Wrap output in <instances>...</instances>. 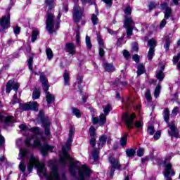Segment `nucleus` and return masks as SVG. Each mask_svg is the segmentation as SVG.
Returning a JSON list of instances; mask_svg holds the SVG:
<instances>
[{
    "mask_svg": "<svg viewBox=\"0 0 180 180\" xmlns=\"http://www.w3.org/2000/svg\"><path fill=\"white\" fill-rule=\"evenodd\" d=\"M77 165L78 161L71 162L70 163L69 172L70 175L73 178H75L77 176V171H78L79 180L89 179L91 178V174H92V170L86 165H83L81 167Z\"/></svg>",
    "mask_w": 180,
    "mask_h": 180,
    "instance_id": "f257e3e1",
    "label": "nucleus"
},
{
    "mask_svg": "<svg viewBox=\"0 0 180 180\" xmlns=\"http://www.w3.org/2000/svg\"><path fill=\"white\" fill-rule=\"evenodd\" d=\"M32 138H27L24 141V144L25 147H27V148H39L41 155L43 157H47V155L49 154V151L50 153H53V150L54 148V146H50L49 144V142L45 141L43 143H41V141L39 139L34 140V143L32 144Z\"/></svg>",
    "mask_w": 180,
    "mask_h": 180,
    "instance_id": "f03ea898",
    "label": "nucleus"
},
{
    "mask_svg": "<svg viewBox=\"0 0 180 180\" xmlns=\"http://www.w3.org/2000/svg\"><path fill=\"white\" fill-rule=\"evenodd\" d=\"M45 5L48 6L45 18L46 19V29L49 33H54V8H56V0H45Z\"/></svg>",
    "mask_w": 180,
    "mask_h": 180,
    "instance_id": "7ed1b4c3",
    "label": "nucleus"
},
{
    "mask_svg": "<svg viewBox=\"0 0 180 180\" xmlns=\"http://www.w3.org/2000/svg\"><path fill=\"white\" fill-rule=\"evenodd\" d=\"M122 119L124 120L129 131H131L134 129V126L136 129H141L143 127V124L140 121H136L134 124V120L136 119V113L134 112L131 114H129L127 112H124L122 115Z\"/></svg>",
    "mask_w": 180,
    "mask_h": 180,
    "instance_id": "20e7f679",
    "label": "nucleus"
},
{
    "mask_svg": "<svg viewBox=\"0 0 180 180\" xmlns=\"http://www.w3.org/2000/svg\"><path fill=\"white\" fill-rule=\"evenodd\" d=\"M72 141L69 139L67 140L65 145L62 146V157L59 158L60 162L62 164V167H65V165L68 164V161L70 164L74 162V158L71 157V155L68 153V151L71 150L72 146Z\"/></svg>",
    "mask_w": 180,
    "mask_h": 180,
    "instance_id": "39448f33",
    "label": "nucleus"
},
{
    "mask_svg": "<svg viewBox=\"0 0 180 180\" xmlns=\"http://www.w3.org/2000/svg\"><path fill=\"white\" fill-rule=\"evenodd\" d=\"M72 13L74 23L78 25V23L81 22V25L82 26L85 25V20H82L83 18H85V10L84 8H81V6H79L78 4H75Z\"/></svg>",
    "mask_w": 180,
    "mask_h": 180,
    "instance_id": "423d86ee",
    "label": "nucleus"
},
{
    "mask_svg": "<svg viewBox=\"0 0 180 180\" xmlns=\"http://www.w3.org/2000/svg\"><path fill=\"white\" fill-rule=\"evenodd\" d=\"M164 120L167 123V127L170 129L168 131L169 136L171 137H175V139H179V131L175 126V124H169V109L165 108L164 110Z\"/></svg>",
    "mask_w": 180,
    "mask_h": 180,
    "instance_id": "0eeeda50",
    "label": "nucleus"
},
{
    "mask_svg": "<svg viewBox=\"0 0 180 180\" xmlns=\"http://www.w3.org/2000/svg\"><path fill=\"white\" fill-rule=\"evenodd\" d=\"M108 141V135L103 134L100 136L98 139V141L97 143L98 148H94L92 157L94 162H96L99 160V153H101V149L103 148V146L106 144V141Z\"/></svg>",
    "mask_w": 180,
    "mask_h": 180,
    "instance_id": "6e6552de",
    "label": "nucleus"
},
{
    "mask_svg": "<svg viewBox=\"0 0 180 180\" xmlns=\"http://www.w3.org/2000/svg\"><path fill=\"white\" fill-rule=\"evenodd\" d=\"M108 161L110 164H111V167L109 172L110 178H113V175H115V171H116V169H117V171H124L127 169V165L122 167L120 161H119V160L116 159L113 156H110Z\"/></svg>",
    "mask_w": 180,
    "mask_h": 180,
    "instance_id": "1a4fd4ad",
    "label": "nucleus"
},
{
    "mask_svg": "<svg viewBox=\"0 0 180 180\" xmlns=\"http://www.w3.org/2000/svg\"><path fill=\"white\" fill-rule=\"evenodd\" d=\"M11 26V13H8L7 15H4L1 19H0V27H1V30L2 33H5L6 32L7 29H9Z\"/></svg>",
    "mask_w": 180,
    "mask_h": 180,
    "instance_id": "9d476101",
    "label": "nucleus"
},
{
    "mask_svg": "<svg viewBox=\"0 0 180 180\" xmlns=\"http://www.w3.org/2000/svg\"><path fill=\"white\" fill-rule=\"evenodd\" d=\"M89 134L91 137L90 141H89V144L90 147L92 148H96L95 147L96 146V129H95V127L91 126L90 128L89 129Z\"/></svg>",
    "mask_w": 180,
    "mask_h": 180,
    "instance_id": "9b49d317",
    "label": "nucleus"
},
{
    "mask_svg": "<svg viewBox=\"0 0 180 180\" xmlns=\"http://www.w3.org/2000/svg\"><path fill=\"white\" fill-rule=\"evenodd\" d=\"M51 176L55 180H63L60 179V171L57 165L53 164L51 168Z\"/></svg>",
    "mask_w": 180,
    "mask_h": 180,
    "instance_id": "f8f14e48",
    "label": "nucleus"
},
{
    "mask_svg": "<svg viewBox=\"0 0 180 180\" xmlns=\"http://www.w3.org/2000/svg\"><path fill=\"white\" fill-rule=\"evenodd\" d=\"M82 82H84V76L79 75L77 78V92H79L80 95H84V86H82Z\"/></svg>",
    "mask_w": 180,
    "mask_h": 180,
    "instance_id": "ddd939ff",
    "label": "nucleus"
},
{
    "mask_svg": "<svg viewBox=\"0 0 180 180\" xmlns=\"http://www.w3.org/2000/svg\"><path fill=\"white\" fill-rule=\"evenodd\" d=\"M103 68L106 72H109L110 74H112V72H115V71H116V68H115V65L112 63H109L105 62L103 63Z\"/></svg>",
    "mask_w": 180,
    "mask_h": 180,
    "instance_id": "4468645a",
    "label": "nucleus"
},
{
    "mask_svg": "<svg viewBox=\"0 0 180 180\" xmlns=\"http://www.w3.org/2000/svg\"><path fill=\"white\" fill-rule=\"evenodd\" d=\"M65 50L71 56L75 54V45L72 42L65 44Z\"/></svg>",
    "mask_w": 180,
    "mask_h": 180,
    "instance_id": "2eb2a0df",
    "label": "nucleus"
},
{
    "mask_svg": "<svg viewBox=\"0 0 180 180\" xmlns=\"http://www.w3.org/2000/svg\"><path fill=\"white\" fill-rule=\"evenodd\" d=\"M38 117H39L40 122L42 124H44V123H47V122H50V120L49 119V117H45L44 110H39Z\"/></svg>",
    "mask_w": 180,
    "mask_h": 180,
    "instance_id": "dca6fc26",
    "label": "nucleus"
},
{
    "mask_svg": "<svg viewBox=\"0 0 180 180\" xmlns=\"http://www.w3.org/2000/svg\"><path fill=\"white\" fill-rule=\"evenodd\" d=\"M34 160H36V158H34V156L31 155L30 157V162L27 163V171L30 174L31 172H33V168L34 167Z\"/></svg>",
    "mask_w": 180,
    "mask_h": 180,
    "instance_id": "f3484780",
    "label": "nucleus"
},
{
    "mask_svg": "<svg viewBox=\"0 0 180 180\" xmlns=\"http://www.w3.org/2000/svg\"><path fill=\"white\" fill-rule=\"evenodd\" d=\"M43 124V127L44 129V134L46 137H49L51 134V131H50V127L51 126V122H45Z\"/></svg>",
    "mask_w": 180,
    "mask_h": 180,
    "instance_id": "a211bd4d",
    "label": "nucleus"
},
{
    "mask_svg": "<svg viewBox=\"0 0 180 180\" xmlns=\"http://www.w3.org/2000/svg\"><path fill=\"white\" fill-rule=\"evenodd\" d=\"M40 105L37 101H30V110H32V112H39V108Z\"/></svg>",
    "mask_w": 180,
    "mask_h": 180,
    "instance_id": "6ab92c4d",
    "label": "nucleus"
},
{
    "mask_svg": "<svg viewBox=\"0 0 180 180\" xmlns=\"http://www.w3.org/2000/svg\"><path fill=\"white\" fill-rule=\"evenodd\" d=\"M131 25H134V21L133 19L127 15H125L124 20V27H131Z\"/></svg>",
    "mask_w": 180,
    "mask_h": 180,
    "instance_id": "aec40b11",
    "label": "nucleus"
},
{
    "mask_svg": "<svg viewBox=\"0 0 180 180\" xmlns=\"http://www.w3.org/2000/svg\"><path fill=\"white\" fill-rule=\"evenodd\" d=\"M172 171V163L169 162L165 166L164 176H169L171 172Z\"/></svg>",
    "mask_w": 180,
    "mask_h": 180,
    "instance_id": "412c9836",
    "label": "nucleus"
},
{
    "mask_svg": "<svg viewBox=\"0 0 180 180\" xmlns=\"http://www.w3.org/2000/svg\"><path fill=\"white\" fill-rule=\"evenodd\" d=\"M30 108V102H27L25 103H19V109L22 110V112H28Z\"/></svg>",
    "mask_w": 180,
    "mask_h": 180,
    "instance_id": "4be33fe9",
    "label": "nucleus"
},
{
    "mask_svg": "<svg viewBox=\"0 0 180 180\" xmlns=\"http://www.w3.org/2000/svg\"><path fill=\"white\" fill-rule=\"evenodd\" d=\"M39 34H40L39 30L37 28H33L32 35H31L32 43H34V41H36V40H37V36H39Z\"/></svg>",
    "mask_w": 180,
    "mask_h": 180,
    "instance_id": "5701e85b",
    "label": "nucleus"
},
{
    "mask_svg": "<svg viewBox=\"0 0 180 180\" xmlns=\"http://www.w3.org/2000/svg\"><path fill=\"white\" fill-rule=\"evenodd\" d=\"M96 14L91 15V22L94 26H96L99 23V18H98V15H99V11L96 10Z\"/></svg>",
    "mask_w": 180,
    "mask_h": 180,
    "instance_id": "b1692460",
    "label": "nucleus"
},
{
    "mask_svg": "<svg viewBox=\"0 0 180 180\" xmlns=\"http://www.w3.org/2000/svg\"><path fill=\"white\" fill-rule=\"evenodd\" d=\"M46 99L47 105H51V103L56 101V97L53 96V94H50V92H47Z\"/></svg>",
    "mask_w": 180,
    "mask_h": 180,
    "instance_id": "393cba45",
    "label": "nucleus"
},
{
    "mask_svg": "<svg viewBox=\"0 0 180 180\" xmlns=\"http://www.w3.org/2000/svg\"><path fill=\"white\" fill-rule=\"evenodd\" d=\"M127 154V157L128 158H133L134 155H136V149L131 148H127L125 151Z\"/></svg>",
    "mask_w": 180,
    "mask_h": 180,
    "instance_id": "a878e982",
    "label": "nucleus"
},
{
    "mask_svg": "<svg viewBox=\"0 0 180 180\" xmlns=\"http://www.w3.org/2000/svg\"><path fill=\"white\" fill-rule=\"evenodd\" d=\"M155 75L157 79H158L160 82H162V81H164V78H165V74H164V72L161 70H156Z\"/></svg>",
    "mask_w": 180,
    "mask_h": 180,
    "instance_id": "bb28decb",
    "label": "nucleus"
},
{
    "mask_svg": "<svg viewBox=\"0 0 180 180\" xmlns=\"http://www.w3.org/2000/svg\"><path fill=\"white\" fill-rule=\"evenodd\" d=\"M72 114L77 117V119H81L82 113L78 108L72 107Z\"/></svg>",
    "mask_w": 180,
    "mask_h": 180,
    "instance_id": "cd10ccee",
    "label": "nucleus"
},
{
    "mask_svg": "<svg viewBox=\"0 0 180 180\" xmlns=\"http://www.w3.org/2000/svg\"><path fill=\"white\" fill-rule=\"evenodd\" d=\"M129 136V134L125 133L124 134L123 136H122L120 144L121 147H125V146H127V137Z\"/></svg>",
    "mask_w": 180,
    "mask_h": 180,
    "instance_id": "c85d7f7f",
    "label": "nucleus"
},
{
    "mask_svg": "<svg viewBox=\"0 0 180 180\" xmlns=\"http://www.w3.org/2000/svg\"><path fill=\"white\" fill-rule=\"evenodd\" d=\"M63 79L65 81V86H68L70 85V73L65 70L63 73Z\"/></svg>",
    "mask_w": 180,
    "mask_h": 180,
    "instance_id": "c756f323",
    "label": "nucleus"
},
{
    "mask_svg": "<svg viewBox=\"0 0 180 180\" xmlns=\"http://www.w3.org/2000/svg\"><path fill=\"white\" fill-rule=\"evenodd\" d=\"M146 72V68H144V65L139 64L137 68L136 74L138 77H140V75H143Z\"/></svg>",
    "mask_w": 180,
    "mask_h": 180,
    "instance_id": "7c9ffc66",
    "label": "nucleus"
},
{
    "mask_svg": "<svg viewBox=\"0 0 180 180\" xmlns=\"http://www.w3.org/2000/svg\"><path fill=\"white\" fill-rule=\"evenodd\" d=\"M40 90L39 89H35L32 92V100L36 101L37 99H40Z\"/></svg>",
    "mask_w": 180,
    "mask_h": 180,
    "instance_id": "2f4dec72",
    "label": "nucleus"
},
{
    "mask_svg": "<svg viewBox=\"0 0 180 180\" xmlns=\"http://www.w3.org/2000/svg\"><path fill=\"white\" fill-rule=\"evenodd\" d=\"M34 58V56L33 55L30 56L27 62V65L28 68L30 71H33V59Z\"/></svg>",
    "mask_w": 180,
    "mask_h": 180,
    "instance_id": "473e14b6",
    "label": "nucleus"
},
{
    "mask_svg": "<svg viewBox=\"0 0 180 180\" xmlns=\"http://www.w3.org/2000/svg\"><path fill=\"white\" fill-rule=\"evenodd\" d=\"M145 98L148 103H151V101H153V97H151V91L150 90V89H146Z\"/></svg>",
    "mask_w": 180,
    "mask_h": 180,
    "instance_id": "72a5a7b5",
    "label": "nucleus"
},
{
    "mask_svg": "<svg viewBox=\"0 0 180 180\" xmlns=\"http://www.w3.org/2000/svg\"><path fill=\"white\" fill-rule=\"evenodd\" d=\"M155 53V49H153V48H149V51L148 52V61H153V58L154 57V53Z\"/></svg>",
    "mask_w": 180,
    "mask_h": 180,
    "instance_id": "f704fd0d",
    "label": "nucleus"
},
{
    "mask_svg": "<svg viewBox=\"0 0 180 180\" xmlns=\"http://www.w3.org/2000/svg\"><path fill=\"white\" fill-rule=\"evenodd\" d=\"M148 44L150 46L149 49H155V47H157V41L152 38L151 39H149L148 41Z\"/></svg>",
    "mask_w": 180,
    "mask_h": 180,
    "instance_id": "c9c22d12",
    "label": "nucleus"
},
{
    "mask_svg": "<svg viewBox=\"0 0 180 180\" xmlns=\"http://www.w3.org/2000/svg\"><path fill=\"white\" fill-rule=\"evenodd\" d=\"M13 85V82H12V80H9L7 82V84L6 86V94H11V91H12Z\"/></svg>",
    "mask_w": 180,
    "mask_h": 180,
    "instance_id": "e433bc0d",
    "label": "nucleus"
},
{
    "mask_svg": "<svg viewBox=\"0 0 180 180\" xmlns=\"http://www.w3.org/2000/svg\"><path fill=\"white\" fill-rule=\"evenodd\" d=\"M75 134V129L73 127H70L69 130V136L68 140H70L71 141H74V135Z\"/></svg>",
    "mask_w": 180,
    "mask_h": 180,
    "instance_id": "4c0bfd02",
    "label": "nucleus"
},
{
    "mask_svg": "<svg viewBox=\"0 0 180 180\" xmlns=\"http://www.w3.org/2000/svg\"><path fill=\"white\" fill-rule=\"evenodd\" d=\"M46 54L48 60H53V57H54V54L53 53V51L50 48H47L46 49Z\"/></svg>",
    "mask_w": 180,
    "mask_h": 180,
    "instance_id": "58836bf2",
    "label": "nucleus"
},
{
    "mask_svg": "<svg viewBox=\"0 0 180 180\" xmlns=\"http://www.w3.org/2000/svg\"><path fill=\"white\" fill-rule=\"evenodd\" d=\"M86 46L87 50H92V42H91V37L89 36H86Z\"/></svg>",
    "mask_w": 180,
    "mask_h": 180,
    "instance_id": "ea45409f",
    "label": "nucleus"
},
{
    "mask_svg": "<svg viewBox=\"0 0 180 180\" xmlns=\"http://www.w3.org/2000/svg\"><path fill=\"white\" fill-rule=\"evenodd\" d=\"M160 94H161V84H158L154 91V96L157 98L160 96Z\"/></svg>",
    "mask_w": 180,
    "mask_h": 180,
    "instance_id": "a19ab883",
    "label": "nucleus"
},
{
    "mask_svg": "<svg viewBox=\"0 0 180 180\" xmlns=\"http://www.w3.org/2000/svg\"><path fill=\"white\" fill-rule=\"evenodd\" d=\"M4 120L3 122L5 123V124H9V123H13V116L8 115L7 117H4Z\"/></svg>",
    "mask_w": 180,
    "mask_h": 180,
    "instance_id": "79ce46f5",
    "label": "nucleus"
},
{
    "mask_svg": "<svg viewBox=\"0 0 180 180\" xmlns=\"http://www.w3.org/2000/svg\"><path fill=\"white\" fill-rule=\"evenodd\" d=\"M170 46H171V39L169 38V37H167L165 38V44L164 45V47H165V50H167V51H168V50H169Z\"/></svg>",
    "mask_w": 180,
    "mask_h": 180,
    "instance_id": "37998d69",
    "label": "nucleus"
},
{
    "mask_svg": "<svg viewBox=\"0 0 180 180\" xmlns=\"http://www.w3.org/2000/svg\"><path fill=\"white\" fill-rule=\"evenodd\" d=\"M19 169L23 174V175H25V172H26V165L25 164L24 162H20V165H19Z\"/></svg>",
    "mask_w": 180,
    "mask_h": 180,
    "instance_id": "c03bdc74",
    "label": "nucleus"
},
{
    "mask_svg": "<svg viewBox=\"0 0 180 180\" xmlns=\"http://www.w3.org/2000/svg\"><path fill=\"white\" fill-rule=\"evenodd\" d=\"M171 15H172V9L169 7L167 10H165V19H169V18H171Z\"/></svg>",
    "mask_w": 180,
    "mask_h": 180,
    "instance_id": "a18cd8bd",
    "label": "nucleus"
},
{
    "mask_svg": "<svg viewBox=\"0 0 180 180\" xmlns=\"http://www.w3.org/2000/svg\"><path fill=\"white\" fill-rule=\"evenodd\" d=\"M105 123H106V115L105 114H101L99 120L100 126H103Z\"/></svg>",
    "mask_w": 180,
    "mask_h": 180,
    "instance_id": "49530a36",
    "label": "nucleus"
},
{
    "mask_svg": "<svg viewBox=\"0 0 180 180\" xmlns=\"http://www.w3.org/2000/svg\"><path fill=\"white\" fill-rule=\"evenodd\" d=\"M27 154H29V150L27 148L20 150V155H21L22 160H25Z\"/></svg>",
    "mask_w": 180,
    "mask_h": 180,
    "instance_id": "de8ad7c7",
    "label": "nucleus"
},
{
    "mask_svg": "<svg viewBox=\"0 0 180 180\" xmlns=\"http://www.w3.org/2000/svg\"><path fill=\"white\" fill-rule=\"evenodd\" d=\"M147 132L149 136H153L154 133H155V129H154V126L149 125L147 129Z\"/></svg>",
    "mask_w": 180,
    "mask_h": 180,
    "instance_id": "09e8293b",
    "label": "nucleus"
},
{
    "mask_svg": "<svg viewBox=\"0 0 180 180\" xmlns=\"http://www.w3.org/2000/svg\"><path fill=\"white\" fill-rule=\"evenodd\" d=\"M112 110V105L108 104L104 108H103V112L104 115H109V112Z\"/></svg>",
    "mask_w": 180,
    "mask_h": 180,
    "instance_id": "8fccbe9b",
    "label": "nucleus"
},
{
    "mask_svg": "<svg viewBox=\"0 0 180 180\" xmlns=\"http://www.w3.org/2000/svg\"><path fill=\"white\" fill-rule=\"evenodd\" d=\"M112 85L114 88H119L120 86V79L117 77L115 81L112 82Z\"/></svg>",
    "mask_w": 180,
    "mask_h": 180,
    "instance_id": "3c124183",
    "label": "nucleus"
},
{
    "mask_svg": "<svg viewBox=\"0 0 180 180\" xmlns=\"http://www.w3.org/2000/svg\"><path fill=\"white\" fill-rule=\"evenodd\" d=\"M123 56L124 57L125 60H129L130 57H131V53L127 49L123 50Z\"/></svg>",
    "mask_w": 180,
    "mask_h": 180,
    "instance_id": "603ef678",
    "label": "nucleus"
},
{
    "mask_svg": "<svg viewBox=\"0 0 180 180\" xmlns=\"http://www.w3.org/2000/svg\"><path fill=\"white\" fill-rule=\"evenodd\" d=\"M38 171L40 174H43V172H44V168H46V165H44V163H39L38 165Z\"/></svg>",
    "mask_w": 180,
    "mask_h": 180,
    "instance_id": "864d4df0",
    "label": "nucleus"
},
{
    "mask_svg": "<svg viewBox=\"0 0 180 180\" xmlns=\"http://www.w3.org/2000/svg\"><path fill=\"white\" fill-rule=\"evenodd\" d=\"M82 2V5L85 6L87 4H89V5H94V4H95V0H80Z\"/></svg>",
    "mask_w": 180,
    "mask_h": 180,
    "instance_id": "5fc2aeb1",
    "label": "nucleus"
},
{
    "mask_svg": "<svg viewBox=\"0 0 180 180\" xmlns=\"http://www.w3.org/2000/svg\"><path fill=\"white\" fill-rule=\"evenodd\" d=\"M39 78H40V81L42 84H49V80H47V78L46 77V76L44 75L41 74L39 75Z\"/></svg>",
    "mask_w": 180,
    "mask_h": 180,
    "instance_id": "6e6d98bb",
    "label": "nucleus"
},
{
    "mask_svg": "<svg viewBox=\"0 0 180 180\" xmlns=\"http://www.w3.org/2000/svg\"><path fill=\"white\" fill-rule=\"evenodd\" d=\"M157 8V4L154 1H150L149 5H148V9L149 12H151L153 9H156Z\"/></svg>",
    "mask_w": 180,
    "mask_h": 180,
    "instance_id": "4d7b16f0",
    "label": "nucleus"
},
{
    "mask_svg": "<svg viewBox=\"0 0 180 180\" xmlns=\"http://www.w3.org/2000/svg\"><path fill=\"white\" fill-rule=\"evenodd\" d=\"M124 13L127 16H130V15H131V7L130 6H127L124 9Z\"/></svg>",
    "mask_w": 180,
    "mask_h": 180,
    "instance_id": "13d9d810",
    "label": "nucleus"
},
{
    "mask_svg": "<svg viewBox=\"0 0 180 180\" xmlns=\"http://www.w3.org/2000/svg\"><path fill=\"white\" fill-rule=\"evenodd\" d=\"M127 29V36H132L133 35V27H124Z\"/></svg>",
    "mask_w": 180,
    "mask_h": 180,
    "instance_id": "bf43d9fd",
    "label": "nucleus"
},
{
    "mask_svg": "<svg viewBox=\"0 0 180 180\" xmlns=\"http://www.w3.org/2000/svg\"><path fill=\"white\" fill-rule=\"evenodd\" d=\"M29 131H31V133H34V134H39V133L40 131V129H39V127H32L29 129Z\"/></svg>",
    "mask_w": 180,
    "mask_h": 180,
    "instance_id": "052dcab7",
    "label": "nucleus"
},
{
    "mask_svg": "<svg viewBox=\"0 0 180 180\" xmlns=\"http://www.w3.org/2000/svg\"><path fill=\"white\" fill-rule=\"evenodd\" d=\"M137 157H143L144 155V148H139L136 152Z\"/></svg>",
    "mask_w": 180,
    "mask_h": 180,
    "instance_id": "680f3d73",
    "label": "nucleus"
},
{
    "mask_svg": "<svg viewBox=\"0 0 180 180\" xmlns=\"http://www.w3.org/2000/svg\"><path fill=\"white\" fill-rule=\"evenodd\" d=\"M19 129H20L22 131H27L30 129L29 127H27V125H26V124H21L19 126Z\"/></svg>",
    "mask_w": 180,
    "mask_h": 180,
    "instance_id": "e2e57ef3",
    "label": "nucleus"
},
{
    "mask_svg": "<svg viewBox=\"0 0 180 180\" xmlns=\"http://www.w3.org/2000/svg\"><path fill=\"white\" fill-rule=\"evenodd\" d=\"M104 4H107V8H112L113 5V0H102Z\"/></svg>",
    "mask_w": 180,
    "mask_h": 180,
    "instance_id": "0e129e2a",
    "label": "nucleus"
},
{
    "mask_svg": "<svg viewBox=\"0 0 180 180\" xmlns=\"http://www.w3.org/2000/svg\"><path fill=\"white\" fill-rule=\"evenodd\" d=\"M132 60L136 63V64H139L140 63V56L135 54L132 56Z\"/></svg>",
    "mask_w": 180,
    "mask_h": 180,
    "instance_id": "69168bd1",
    "label": "nucleus"
},
{
    "mask_svg": "<svg viewBox=\"0 0 180 180\" xmlns=\"http://www.w3.org/2000/svg\"><path fill=\"white\" fill-rule=\"evenodd\" d=\"M161 137V131L158 130L156 131V133L153 136V139L155 140H160V138Z\"/></svg>",
    "mask_w": 180,
    "mask_h": 180,
    "instance_id": "338daca9",
    "label": "nucleus"
},
{
    "mask_svg": "<svg viewBox=\"0 0 180 180\" xmlns=\"http://www.w3.org/2000/svg\"><path fill=\"white\" fill-rule=\"evenodd\" d=\"M179 59H180V52H179L177 53V56H174V58H173L174 64H176V63H178V61H179Z\"/></svg>",
    "mask_w": 180,
    "mask_h": 180,
    "instance_id": "774afa93",
    "label": "nucleus"
}]
</instances>
